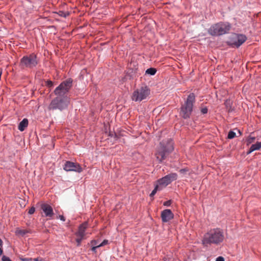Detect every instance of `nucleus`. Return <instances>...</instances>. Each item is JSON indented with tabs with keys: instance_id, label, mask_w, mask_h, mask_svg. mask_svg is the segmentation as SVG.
Listing matches in <instances>:
<instances>
[{
	"instance_id": "1",
	"label": "nucleus",
	"mask_w": 261,
	"mask_h": 261,
	"mask_svg": "<svg viewBox=\"0 0 261 261\" xmlns=\"http://www.w3.org/2000/svg\"><path fill=\"white\" fill-rule=\"evenodd\" d=\"M224 239L223 231L220 228H214L205 233L202 240V243L204 246L212 244L219 245Z\"/></svg>"
},
{
	"instance_id": "2",
	"label": "nucleus",
	"mask_w": 261,
	"mask_h": 261,
	"mask_svg": "<svg viewBox=\"0 0 261 261\" xmlns=\"http://www.w3.org/2000/svg\"><path fill=\"white\" fill-rule=\"evenodd\" d=\"M174 149L173 142L171 139H168L160 142L155 154L156 159L159 162L165 160Z\"/></svg>"
},
{
	"instance_id": "3",
	"label": "nucleus",
	"mask_w": 261,
	"mask_h": 261,
	"mask_svg": "<svg viewBox=\"0 0 261 261\" xmlns=\"http://www.w3.org/2000/svg\"><path fill=\"white\" fill-rule=\"evenodd\" d=\"M231 26L227 22H220L212 25L208 29V33L212 36H220L228 33Z\"/></svg>"
},
{
	"instance_id": "4",
	"label": "nucleus",
	"mask_w": 261,
	"mask_h": 261,
	"mask_svg": "<svg viewBox=\"0 0 261 261\" xmlns=\"http://www.w3.org/2000/svg\"><path fill=\"white\" fill-rule=\"evenodd\" d=\"M195 101V96L194 93H190L180 108V115L184 119L190 118L193 111V104Z\"/></svg>"
},
{
	"instance_id": "5",
	"label": "nucleus",
	"mask_w": 261,
	"mask_h": 261,
	"mask_svg": "<svg viewBox=\"0 0 261 261\" xmlns=\"http://www.w3.org/2000/svg\"><path fill=\"white\" fill-rule=\"evenodd\" d=\"M69 103L70 98L68 96L56 97L51 101L48 106V109L62 111L68 107Z\"/></svg>"
},
{
	"instance_id": "6",
	"label": "nucleus",
	"mask_w": 261,
	"mask_h": 261,
	"mask_svg": "<svg viewBox=\"0 0 261 261\" xmlns=\"http://www.w3.org/2000/svg\"><path fill=\"white\" fill-rule=\"evenodd\" d=\"M72 82L71 79H68L62 82L54 91L56 97L67 96V94L72 87Z\"/></svg>"
},
{
	"instance_id": "7",
	"label": "nucleus",
	"mask_w": 261,
	"mask_h": 261,
	"mask_svg": "<svg viewBox=\"0 0 261 261\" xmlns=\"http://www.w3.org/2000/svg\"><path fill=\"white\" fill-rule=\"evenodd\" d=\"M150 94V89L146 86H142L135 90L132 95V99L135 101H141L146 99Z\"/></svg>"
},
{
	"instance_id": "8",
	"label": "nucleus",
	"mask_w": 261,
	"mask_h": 261,
	"mask_svg": "<svg viewBox=\"0 0 261 261\" xmlns=\"http://www.w3.org/2000/svg\"><path fill=\"white\" fill-rule=\"evenodd\" d=\"M38 62L36 55L32 54L23 57L20 60V65L23 68H33L36 66Z\"/></svg>"
},
{
	"instance_id": "9",
	"label": "nucleus",
	"mask_w": 261,
	"mask_h": 261,
	"mask_svg": "<svg viewBox=\"0 0 261 261\" xmlns=\"http://www.w3.org/2000/svg\"><path fill=\"white\" fill-rule=\"evenodd\" d=\"M177 178V174L176 173H170L158 180L157 184L160 186V188L163 189L165 188L173 181L176 180Z\"/></svg>"
},
{
	"instance_id": "10",
	"label": "nucleus",
	"mask_w": 261,
	"mask_h": 261,
	"mask_svg": "<svg viewBox=\"0 0 261 261\" xmlns=\"http://www.w3.org/2000/svg\"><path fill=\"white\" fill-rule=\"evenodd\" d=\"M63 169L66 171H74L78 173H81L83 171L79 164L70 161L66 162Z\"/></svg>"
},
{
	"instance_id": "11",
	"label": "nucleus",
	"mask_w": 261,
	"mask_h": 261,
	"mask_svg": "<svg viewBox=\"0 0 261 261\" xmlns=\"http://www.w3.org/2000/svg\"><path fill=\"white\" fill-rule=\"evenodd\" d=\"M161 217L163 222H167L173 218L174 214L170 210L166 209L161 212Z\"/></svg>"
},
{
	"instance_id": "12",
	"label": "nucleus",
	"mask_w": 261,
	"mask_h": 261,
	"mask_svg": "<svg viewBox=\"0 0 261 261\" xmlns=\"http://www.w3.org/2000/svg\"><path fill=\"white\" fill-rule=\"evenodd\" d=\"M41 208L44 212L45 217L51 218L54 216L53 209L48 204H42L41 205Z\"/></svg>"
},
{
	"instance_id": "13",
	"label": "nucleus",
	"mask_w": 261,
	"mask_h": 261,
	"mask_svg": "<svg viewBox=\"0 0 261 261\" xmlns=\"http://www.w3.org/2000/svg\"><path fill=\"white\" fill-rule=\"evenodd\" d=\"M88 226V223L85 222L81 224L77 232H75V234L76 237H85V231Z\"/></svg>"
},
{
	"instance_id": "14",
	"label": "nucleus",
	"mask_w": 261,
	"mask_h": 261,
	"mask_svg": "<svg viewBox=\"0 0 261 261\" xmlns=\"http://www.w3.org/2000/svg\"><path fill=\"white\" fill-rule=\"evenodd\" d=\"M246 37L243 35H238L236 36V40L234 41L232 44L234 46L238 47L241 46L246 40Z\"/></svg>"
},
{
	"instance_id": "15",
	"label": "nucleus",
	"mask_w": 261,
	"mask_h": 261,
	"mask_svg": "<svg viewBox=\"0 0 261 261\" xmlns=\"http://www.w3.org/2000/svg\"><path fill=\"white\" fill-rule=\"evenodd\" d=\"M28 125V120L27 119H23L19 124L18 125V129L21 132L23 131L25 128Z\"/></svg>"
},
{
	"instance_id": "16",
	"label": "nucleus",
	"mask_w": 261,
	"mask_h": 261,
	"mask_svg": "<svg viewBox=\"0 0 261 261\" xmlns=\"http://www.w3.org/2000/svg\"><path fill=\"white\" fill-rule=\"evenodd\" d=\"M260 148H261V142H257L256 143L252 144L249 150L247 152V154H249L255 150H259Z\"/></svg>"
},
{
	"instance_id": "17",
	"label": "nucleus",
	"mask_w": 261,
	"mask_h": 261,
	"mask_svg": "<svg viewBox=\"0 0 261 261\" xmlns=\"http://www.w3.org/2000/svg\"><path fill=\"white\" fill-rule=\"evenodd\" d=\"M30 230L28 229H20L19 228H16L15 231V233L17 236H24L25 234L28 233H30Z\"/></svg>"
},
{
	"instance_id": "18",
	"label": "nucleus",
	"mask_w": 261,
	"mask_h": 261,
	"mask_svg": "<svg viewBox=\"0 0 261 261\" xmlns=\"http://www.w3.org/2000/svg\"><path fill=\"white\" fill-rule=\"evenodd\" d=\"M156 72V70L154 68H148L147 69L146 71H145V73L146 74H150V75H153L155 74Z\"/></svg>"
},
{
	"instance_id": "19",
	"label": "nucleus",
	"mask_w": 261,
	"mask_h": 261,
	"mask_svg": "<svg viewBox=\"0 0 261 261\" xmlns=\"http://www.w3.org/2000/svg\"><path fill=\"white\" fill-rule=\"evenodd\" d=\"M162 189L161 188H160V186H159L158 184H156L155 186L154 190L150 193V196L153 197L157 191L161 190Z\"/></svg>"
},
{
	"instance_id": "20",
	"label": "nucleus",
	"mask_w": 261,
	"mask_h": 261,
	"mask_svg": "<svg viewBox=\"0 0 261 261\" xmlns=\"http://www.w3.org/2000/svg\"><path fill=\"white\" fill-rule=\"evenodd\" d=\"M59 16L63 17H66L67 16L69 15V13L67 12H64L62 11H60L58 13Z\"/></svg>"
},
{
	"instance_id": "21",
	"label": "nucleus",
	"mask_w": 261,
	"mask_h": 261,
	"mask_svg": "<svg viewBox=\"0 0 261 261\" xmlns=\"http://www.w3.org/2000/svg\"><path fill=\"white\" fill-rule=\"evenodd\" d=\"M236 136V133L230 130L229 132L227 138L228 139H231L234 138Z\"/></svg>"
},
{
	"instance_id": "22",
	"label": "nucleus",
	"mask_w": 261,
	"mask_h": 261,
	"mask_svg": "<svg viewBox=\"0 0 261 261\" xmlns=\"http://www.w3.org/2000/svg\"><path fill=\"white\" fill-rule=\"evenodd\" d=\"M84 239V237H77L75 241L77 243V246H80L81 245L82 241Z\"/></svg>"
},
{
	"instance_id": "23",
	"label": "nucleus",
	"mask_w": 261,
	"mask_h": 261,
	"mask_svg": "<svg viewBox=\"0 0 261 261\" xmlns=\"http://www.w3.org/2000/svg\"><path fill=\"white\" fill-rule=\"evenodd\" d=\"M46 85L48 88H52L54 86L53 82L51 81H47L46 82Z\"/></svg>"
},
{
	"instance_id": "24",
	"label": "nucleus",
	"mask_w": 261,
	"mask_h": 261,
	"mask_svg": "<svg viewBox=\"0 0 261 261\" xmlns=\"http://www.w3.org/2000/svg\"><path fill=\"white\" fill-rule=\"evenodd\" d=\"M3 245V241L0 238V255H1L3 253V251L2 249Z\"/></svg>"
},
{
	"instance_id": "25",
	"label": "nucleus",
	"mask_w": 261,
	"mask_h": 261,
	"mask_svg": "<svg viewBox=\"0 0 261 261\" xmlns=\"http://www.w3.org/2000/svg\"><path fill=\"white\" fill-rule=\"evenodd\" d=\"M20 259L22 261H32V258H24L22 257H20Z\"/></svg>"
},
{
	"instance_id": "26",
	"label": "nucleus",
	"mask_w": 261,
	"mask_h": 261,
	"mask_svg": "<svg viewBox=\"0 0 261 261\" xmlns=\"http://www.w3.org/2000/svg\"><path fill=\"white\" fill-rule=\"evenodd\" d=\"M35 211V208L34 207H32L30 208V210H29V212H28V213L30 215H32L34 213Z\"/></svg>"
},
{
	"instance_id": "27",
	"label": "nucleus",
	"mask_w": 261,
	"mask_h": 261,
	"mask_svg": "<svg viewBox=\"0 0 261 261\" xmlns=\"http://www.w3.org/2000/svg\"><path fill=\"white\" fill-rule=\"evenodd\" d=\"M108 244V241L107 240H105L103 241V242L99 244V247H102V246H105V245H107Z\"/></svg>"
},
{
	"instance_id": "28",
	"label": "nucleus",
	"mask_w": 261,
	"mask_h": 261,
	"mask_svg": "<svg viewBox=\"0 0 261 261\" xmlns=\"http://www.w3.org/2000/svg\"><path fill=\"white\" fill-rule=\"evenodd\" d=\"M2 261H11L9 257L4 255L2 258Z\"/></svg>"
},
{
	"instance_id": "29",
	"label": "nucleus",
	"mask_w": 261,
	"mask_h": 261,
	"mask_svg": "<svg viewBox=\"0 0 261 261\" xmlns=\"http://www.w3.org/2000/svg\"><path fill=\"white\" fill-rule=\"evenodd\" d=\"M201 112L203 114H206L207 113V109L206 107L202 108Z\"/></svg>"
},
{
	"instance_id": "30",
	"label": "nucleus",
	"mask_w": 261,
	"mask_h": 261,
	"mask_svg": "<svg viewBox=\"0 0 261 261\" xmlns=\"http://www.w3.org/2000/svg\"><path fill=\"white\" fill-rule=\"evenodd\" d=\"M171 203V201L168 200V201L164 202V205L168 206L170 205Z\"/></svg>"
},
{
	"instance_id": "31",
	"label": "nucleus",
	"mask_w": 261,
	"mask_h": 261,
	"mask_svg": "<svg viewBox=\"0 0 261 261\" xmlns=\"http://www.w3.org/2000/svg\"><path fill=\"white\" fill-rule=\"evenodd\" d=\"M100 247L99 246V245H97V246H93L92 248H91V250L93 251V252H96V249Z\"/></svg>"
},
{
	"instance_id": "32",
	"label": "nucleus",
	"mask_w": 261,
	"mask_h": 261,
	"mask_svg": "<svg viewBox=\"0 0 261 261\" xmlns=\"http://www.w3.org/2000/svg\"><path fill=\"white\" fill-rule=\"evenodd\" d=\"M216 261H225L224 258L222 256H219L216 258Z\"/></svg>"
},
{
	"instance_id": "33",
	"label": "nucleus",
	"mask_w": 261,
	"mask_h": 261,
	"mask_svg": "<svg viewBox=\"0 0 261 261\" xmlns=\"http://www.w3.org/2000/svg\"><path fill=\"white\" fill-rule=\"evenodd\" d=\"M91 244H92V245H95V246H97V245H98L97 244V241H95V240H93V241H91Z\"/></svg>"
},
{
	"instance_id": "34",
	"label": "nucleus",
	"mask_w": 261,
	"mask_h": 261,
	"mask_svg": "<svg viewBox=\"0 0 261 261\" xmlns=\"http://www.w3.org/2000/svg\"><path fill=\"white\" fill-rule=\"evenodd\" d=\"M59 218L61 220L63 221H65V217L63 216V215H60L59 216Z\"/></svg>"
},
{
	"instance_id": "35",
	"label": "nucleus",
	"mask_w": 261,
	"mask_h": 261,
	"mask_svg": "<svg viewBox=\"0 0 261 261\" xmlns=\"http://www.w3.org/2000/svg\"><path fill=\"white\" fill-rule=\"evenodd\" d=\"M186 171H187V170L186 169H180L179 170V172L181 173H184L185 172H186Z\"/></svg>"
},
{
	"instance_id": "36",
	"label": "nucleus",
	"mask_w": 261,
	"mask_h": 261,
	"mask_svg": "<svg viewBox=\"0 0 261 261\" xmlns=\"http://www.w3.org/2000/svg\"><path fill=\"white\" fill-rule=\"evenodd\" d=\"M34 261H40L41 260L39 259V258L37 257V258H34Z\"/></svg>"
},
{
	"instance_id": "37",
	"label": "nucleus",
	"mask_w": 261,
	"mask_h": 261,
	"mask_svg": "<svg viewBox=\"0 0 261 261\" xmlns=\"http://www.w3.org/2000/svg\"><path fill=\"white\" fill-rule=\"evenodd\" d=\"M228 100H226L225 102V104L226 105V106L227 107V105H228Z\"/></svg>"
}]
</instances>
